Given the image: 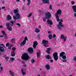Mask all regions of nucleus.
<instances>
[{"label":"nucleus","instance_id":"nucleus-5","mask_svg":"<svg viewBox=\"0 0 76 76\" xmlns=\"http://www.w3.org/2000/svg\"><path fill=\"white\" fill-rule=\"evenodd\" d=\"M42 44H43L44 47H48L49 45H47L48 44V41H46L45 39H44L42 41Z\"/></svg>","mask_w":76,"mask_h":76},{"label":"nucleus","instance_id":"nucleus-32","mask_svg":"<svg viewBox=\"0 0 76 76\" xmlns=\"http://www.w3.org/2000/svg\"><path fill=\"white\" fill-rule=\"evenodd\" d=\"M15 41V39L13 38L11 40V42H13Z\"/></svg>","mask_w":76,"mask_h":76},{"label":"nucleus","instance_id":"nucleus-43","mask_svg":"<svg viewBox=\"0 0 76 76\" xmlns=\"http://www.w3.org/2000/svg\"><path fill=\"white\" fill-rule=\"evenodd\" d=\"M43 21L44 22H45V20H46V18H43Z\"/></svg>","mask_w":76,"mask_h":76},{"label":"nucleus","instance_id":"nucleus-1","mask_svg":"<svg viewBox=\"0 0 76 76\" xmlns=\"http://www.w3.org/2000/svg\"><path fill=\"white\" fill-rule=\"evenodd\" d=\"M14 23H15V22L11 20L10 21V23H6V25L7 26V28L10 31H11L12 30V28L11 26H13Z\"/></svg>","mask_w":76,"mask_h":76},{"label":"nucleus","instance_id":"nucleus-31","mask_svg":"<svg viewBox=\"0 0 76 76\" xmlns=\"http://www.w3.org/2000/svg\"><path fill=\"white\" fill-rule=\"evenodd\" d=\"M64 35L62 34L61 36V39H64Z\"/></svg>","mask_w":76,"mask_h":76},{"label":"nucleus","instance_id":"nucleus-41","mask_svg":"<svg viewBox=\"0 0 76 76\" xmlns=\"http://www.w3.org/2000/svg\"><path fill=\"white\" fill-rule=\"evenodd\" d=\"M16 25H18V26H20V24H19V23H17L16 24Z\"/></svg>","mask_w":76,"mask_h":76},{"label":"nucleus","instance_id":"nucleus-19","mask_svg":"<svg viewBox=\"0 0 76 76\" xmlns=\"http://www.w3.org/2000/svg\"><path fill=\"white\" fill-rule=\"evenodd\" d=\"M72 9L73 10V11L75 13H76V6L74 5L72 7Z\"/></svg>","mask_w":76,"mask_h":76},{"label":"nucleus","instance_id":"nucleus-25","mask_svg":"<svg viewBox=\"0 0 76 76\" xmlns=\"http://www.w3.org/2000/svg\"><path fill=\"white\" fill-rule=\"evenodd\" d=\"M21 72L22 73L23 75H26V73L23 72V69L22 68L21 69Z\"/></svg>","mask_w":76,"mask_h":76},{"label":"nucleus","instance_id":"nucleus-8","mask_svg":"<svg viewBox=\"0 0 76 76\" xmlns=\"http://www.w3.org/2000/svg\"><path fill=\"white\" fill-rule=\"evenodd\" d=\"M26 40L28 41V38L27 37H25V39L20 43V45L21 46H23V45H25V43H26Z\"/></svg>","mask_w":76,"mask_h":76},{"label":"nucleus","instance_id":"nucleus-30","mask_svg":"<svg viewBox=\"0 0 76 76\" xmlns=\"http://www.w3.org/2000/svg\"><path fill=\"white\" fill-rule=\"evenodd\" d=\"M1 33H2V34H3V35H6V33H5V31H1Z\"/></svg>","mask_w":76,"mask_h":76},{"label":"nucleus","instance_id":"nucleus-44","mask_svg":"<svg viewBox=\"0 0 76 76\" xmlns=\"http://www.w3.org/2000/svg\"><path fill=\"white\" fill-rule=\"evenodd\" d=\"M64 39V41H66V39H67L66 37H65Z\"/></svg>","mask_w":76,"mask_h":76},{"label":"nucleus","instance_id":"nucleus-4","mask_svg":"<svg viewBox=\"0 0 76 76\" xmlns=\"http://www.w3.org/2000/svg\"><path fill=\"white\" fill-rule=\"evenodd\" d=\"M14 19L16 20L17 19H20V15L19 13H17L15 14V16H13Z\"/></svg>","mask_w":76,"mask_h":76},{"label":"nucleus","instance_id":"nucleus-61","mask_svg":"<svg viewBox=\"0 0 76 76\" xmlns=\"http://www.w3.org/2000/svg\"><path fill=\"white\" fill-rule=\"evenodd\" d=\"M26 31H25L23 30V33H25Z\"/></svg>","mask_w":76,"mask_h":76},{"label":"nucleus","instance_id":"nucleus-62","mask_svg":"<svg viewBox=\"0 0 76 76\" xmlns=\"http://www.w3.org/2000/svg\"><path fill=\"white\" fill-rule=\"evenodd\" d=\"M23 66H24V67H26V65H24Z\"/></svg>","mask_w":76,"mask_h":76},{"label":"nucleus","instance_id":"nucleus-3","mask_svg":"<svg viewBox=\"0 0 76 76\" xmlns=\"http://www.w3.org/2000/svg\"><path fill=\"white\" fill-rule=\"evenodd\" d=\"M21 58L23 60H26V61H27L28 60L30 59V58H29V56L26 53H24V54H23Z\"/></svg>","mask_w":76,"mask_h":76},{"label":"nucleus","instance_id":"nucleus-13","mask_svg":"<svg viewBox=\"0 0 76 76\" xmlns=\"http://www.w3.org/2000/svg\"><path fill=\"white\" fill-rule=\"evenodd\" d=\"M47 22L48 24L50 25H52L53 24V21H51V20L48 19L47 20Z\"/></svg>","mask_w":76,"mask_h":76},{"label":"nucleus","instance_id":"nucleus-12","mask_svg":"<svg viewBox=\"0 0 76 76\" xmlns=\"http://www.w3.org/2000/svg\"><path fill=\"white\" fill-rule=\"evenodd\" d=\"M61 10H58L57 12V13H56L55 14V16H58V15L59 14L60 15V14H61Z\"/></svg>","mask_w":76,"mask_h":76},{"label":"nucleus","instance_id":"nucleus-50","mask_svg":"<svg viewBox=\"0 0 76 76\" xmlns=\"http://www.w3.org/2000/svg\"><path fill=\"white\" fill-rule=\"evenodd\" d=\"M74 16L75 18H76V13H75L74 14Z\"/></svg>","mask_w":76,"mask_h":76},{"label":"nucleus","instance_id":"nucleus-59","mask_svg":"<svg viewBox=\"0 0 76 76\" xmlns=\"http://www.w3.org/2000/svg\"><path fill=\"white\" fill-rule=\"evenodd\" d=\"M39 13H41V10H39Z\"/></svg>","mask_w":76,"mask_h":76},{"label":"nucleus","instance_id":"nucleus-46","mask_svg":"<svg viewBox=\"0 0 76 76\" xmlns=\"http://www.w3.org/2000/svg\"><path fill=\"white\" fill-rule=\"evenodd\" d=\"M12 50H16V48H15V47H13L12 48Z\"/></svg>","mask_w":76,"mask_h":76},{"label":"nucleus","instance_id":"nucleus-22","mask_svg":"<svg viewBox=\"0 0 76 76\" xmlns=\"http://www.w3.org/2000/svg\"><path fill=\"white\" fill-rule=\"evenodd\" d=\"M6 55H4V57H5V60H6V61H7L9 59V57L8 56L6 57Z\"/></svg>","mask_w":76,"mask_h":76},{"label":"nucleus","instance_id":"nucleus-51","mask_svg":"<svg viewBox=\"0 0 76 76\" xmlns=\"http://www.w3.org/2000/svg\"><path fill=\"white\" fill-rule=\"evenodd\" d=\"M39 28L40 29H41V25L39 26Z\"/></svg>","mask_w":76,"mask_h":76},{"label":"nucleus","instance_id":"nucleus-60","mask_svg":"<svg viewBox=\"0 0 76 76\" xmlns=\"http://www.w3.org/2000/svg\"><path fill=\"white\" fill-rule=\"evenodd\" d=\"M50 61H51V62H53V60H50Z\"/></svg>","mask_w":76,"mask_h":76},{"label":"nucleus","instance_id":"nucleus-21","mask_svg":"<svg viewBox=\"0 0 76 76\" xmlns=\"http://www.w3.org/2000/svg\"><path fill=\"white\" fill-rule=\"evenodd\" d=\"M11 56H12V57H15V53L14 51L11 52Z\"/></svg>","mask_w":76,"mask_h":76},{"label":"nucleus","instance_id":"nucleus-10","mask_svg":"<svg viewBox=\"0 0 76 76\" xmlns=\"http://www.w3.org/2000/svg\"><path fill=\"white\" fill-rule=\"evenodd\" d=\"M27 51L29 53H31V54L33 52H34L33 48H29L27 50Z\"/></svg>","mask_w":76,"mask_h":76},{"label":"nucleus","instance_id":"nucleus-52","mask_svg":"<svg viewBox=\"0 0 76 76\" xmlns=\"http://www.w3.org/2000/svg\"><path fill=\"white\" fill-rule=\"evenodd\" d=\"M3 26L2 25L0 26V28H3Z\"/></svg>","mask_w":76,"mask_h":76},{"label":"nucleus","instance_id":"nucleus-11","mask_svg":"<svg viewBox=\"0 0 76 76\" xmlns=\"http://www.w3.org/2000/svg\"><path fill=\"white\" fill-rule=\"evenodd\" d=\"M37 45H38V42L37 41H35L33 42V47L34 49L36 48Z\"/></svg>","mask_w":76,"mask_h":76},{"label":"nucleus","instance_id":"nucleus-49","mask_svg":"<svg viewBox=\"0 0 76 76\" xmlns=\"http://www.w3.org/2000/svg\"><path fill=\"white\" fill-rule=\"evenodd\" d=\"M63 62H66V60L65 59H64L62 60Z\"/></svg>","mask_w":76,"mask_h":76},{"label":"nucleus","instance_id":"nucleus-34","mask_svg":"<svg viewBox=\"0 0 76 76\" xmlns=\"http://www.w3.org/2000/svg\"><path fill=\"white\" fill-rule=\"evenodd\" d=\"M14 60H15V58H13L11 57L10 58V60L11 61H13Z\"/></svg>","mask_w":76,"mask_h":76},{"label":"nucleus","instance_id":"nucleus-54","mask_svg":"<svg viewBox=\"0 0 76 76\" xmlns=\"http://www.w3.org/2000/svg\"><path fill=\"white\" fill-rule=\"evenodd\" d=\"M0 37H1V38H3V37H4V36L0 35Z\"/></svg>","mask_w":76,"mask_h":76},{"label":"nucleus","instance_id":"nucleus-7","mask_svg":"<svg viewBox=\"0 0 76 76\" xmlns=\"http://www.w3.org/2000/svg\"><path fill=\"white\" fill-rule=\"evenodd\" d=\"M55 61H57L58 57V53L57 52L54 53L53 55Z\"/></svg>","mask_w":76,"mask_h":76},{"label":"nucleus","instance_id":"nucleus-28","mask_svg":"<svg viewBox=\"0 0 76 76\" xmlns=\"http://www.w3.org/2000/svg\"><path fill=\"white\" fill-rule=\"evenodd\" d=\"M52 38H53V35L50 34L49 35V38L50 39H52Z\"/></svg>","mask_w":76,"mask_h":76},{"label":"nucleus","instance_id":"nucleus-39","mask_svg":"<svg viewBox=\"0 0 76 76\" xmlns=\"http://www.w3.org/2000/svg\"><path fill=\"white\" fill-rule=\"evenodd\" d=\"M6 47H8L9 45V43H7L6 44Z\"/></svg>","mask_w":76,"mask_h":76},{"label":"nucleus","instance_id":"nucleus-58","mask_svg":"<svg viewBox=\"0 0 76 76\" xmlns=\"http://www.w3.org/2000/svg\"><path fill=\"white\" fill-rule=\"evenodd\" d=\"M60 21L61 22H63V20L62 19H61Z\"/></svg>","mask_w":76,"mask_h":76},{"label":"nucleus","instance_id":"nucleus-42","mask_svg":"<svg viewBox=\"0 0 76 76\" xmlns=\"http://www.w3.org/2000/svg\"><path fill=\"white\" fill-rule=\"evenodd\" d=\"M6 35H5V39H7V34H6Z\"/></svg>","mask_w":76,"mask_h":76},{"label":"nucleus","instance_id":"nucleus-16","mask_svg":"<svg viewBox=\"0 0 76 76\" xmlns=\"http://www.w3.org/2000/svg\"><path fill=\"white\" fill-rule=\"evenodd\" d=\"M44 3L48 4L49 3V0H42Z\"/></svg>","mask_w":76,"mask_h":76},{"label":"nucleus","instance_id":"nucleus-47","mask_svg":"<svg viewBox=\"0 0 76 76\" xmlns=\"http://www.w3.org/2000/svg\"><path fill=\"white\" fill-rule=\"evenodd\" d=\"M3 67L1 66V71H2V70H3Z\"/></svg>","mask_w":76,"mask_h":76},{"label":"nucleus","instance_id":"nucleus-36","mask_svg":"<svg viewBox=\"0 0 76 76\" xmlns=\"http://www.w3.org/2000/svg\"><path fill=\"white\" fill-rule=\"evenodd\" d=\"M32 16V12H31L28 16V17H31Z\"/></svg>","mask_w":76,"mask_h":76},{"label":"nucleus","instance_id":"nucleus-63","mask_svg":"<svg viewBox=\"0 0 76 76\" xmlns=\"http://www.w3.org/2000/svg\"><path fill=\"white\" fill-rule=\"evenodd\" d=\"M9 72H10V73H11V72H12V71H11V70H10Z\"/></svg>","mask_w":76,"mask_h":76},{"label":"nucleus","instance_id":"nucleus-2","mask_svg":"<svg viewBox=\"0 0 76 76\" xmlns=\"http://www.w3.org/2000/svg\"><path fill=\"white\" fill-rule=\"evenodd\" d=\"M6 50V48L4 47V45L2 43L0 42V51L1 52H4Z\"/></svg>","mask_w":76,"mask_h":76},{"label":"nucleus","instance_id":"nucleus-14","mask_svg":"<svg viewBox=\"0 0 76 76\" xmlns=\"http://www.w3.org/2000/svg\"><path fill=\"white\" fill-rule=\"evenodd\" d=\"M45 67H46V69L48 70H50V64H46L45 66Z\"/></svg>","mask_w":76,"mask_h":76},{"label":"nucleus","instance_id":"nucleus-9","mask_svg":"<svg viewBox=\"0 0 76 76\" xmlns=\"http://www.w3.org/2000/svg\"><path fill=\"white\" fill-rule=\"evenodd\" d=\"M51 17V14L49 12H47L45 14V17L46 19H49Z\"/></svg>","mask_w":76,"mask_h":76},{"label":"nucleus","instance_id":"nucleus-27","mask_svg":"<svg viewBox=\"0 0 76 76\" xmlns=\"http://www.w3.org/2000/svg\"><path fill=\"white\" fill-rule=\"evenodd\" d=\"M56 16V19H57L56 20H57V21H60V19H59V18H58L59 17H58V15L57 16Z\"/></svg>","mask_w":76,"mask_h":76},{"label":"nucleus","instance_id":"nucleus-45","mask_svg":"<svg viewBox=\"0 0 76 76\" xmlns=\"http://www.w3.org/2000/svg\"><path fill=\"white\" fill-rule=\"evenodd\" d=\"M56 34H53V38H56Z\"/></svg>","mask_w":76,"mask_h":76},{"label":"nucleus","instance_id":"nucleus-15","mask_svg":"<svg viewBox=\"0 0 76 76\" xmlns=\"http://www.w3.org/2000/svg\"><path fill=\"white\" fill-rule=\"evenodd\" d=\"M12 19V17L10 16V15H8L7 17V20H11Z\"/></svg>","mask_w":76,"mask_h":76},{"label":"nucleus","instance_id":"nucleus-33","mask_svg":"<svg viewBox=\"0 0 76 76\" xmlns=\"http://www.w3.org/2000/svg\"><path fill=\"white\" fill-rule=\"evenodd\" d=\"M62 57L63 59H66V56H63Z\"/></svg>","mask_w":76,"mask_h":76},{"label":"nucleus","instance_id":"nucleus-35","mask_svg":"<svg viewBox=\"0 0 76 76\" xmlns=\"http://www.w3.org/2000/svg\"><path fill=\"white\" fill-rule=\"evenodd\" d=\"M40 35L39 34H38L37 35V38L38 39H40Z\"/></svg>","mask_w":76,"mask_h":76},{"label":"nucleus","instance_id":"nucleus-23","mask_svg":"<svg viewBox=\"0 0 76 76\" xmlns=\"http://www.w3.org/2000/svg\"><path fill=\"white\" fill-rule=\"evenodd\" d=\"M65 53L64 52H62L60 54V57H62L64 56V55Z\"/></svg>","mask_w":76,"mask_h":76},{"label":"nucleus","instance_id":"nucleus-18","mask_svg":"<svg viewBox=\"0 0 76 76\" xmlns=\"http://www.w3.org/2000/svg\"><path fill=\"white\" fill-rule=\"evenodd\" d=\"M45 57L47 59L50 60L51 58V56H50V55H47L45 56Z\"/></svg>","mask_w":76,"mask_h":76},{"label":"nucleus","instance_id":"nucleus-38","mask_svg":"<svg viewBox=\"0 0 76 76\" xmlns=\"http://www.w3.org/2000/svg\"><path fill=\"white\" fill-rule=\"evenodd\" d=\"M31 62L32 63H34V62H35V60L34 59H32L31 60Z\"/></svg>","mask_w":76,"mask_h":76},{"label":"nucleus","instance_id":"nucleus-53","mask_svg":"<svg viewBox=\"0 0 76 76\" xmlns=\"http://www.w3.org/2000/svg\"><path fill=\"white\" fill-rule=\"evenodd\" d=\"M25 8L24 7H22V10H25Z\"/></svg>","mask_w":76,"mask_h":76},{"label":"nucleus","instance_id":"nucleus-40","mask_svg":"<svg viewBox=\"0 0 76 76\" xmlns=\"http://www.w3.org/2000/svg\"><path fill=\"white\" fill-rule=\"evenodd\" d=\"M10 74L11 75H12V76H13L14 75V72H12L10 73Z\"/></svg>","mask_w":76,"mask_h":76},{"label":"nucleus","instance_id":"nucleus-55","mask_svg":"<svg viewBox=\"0 0 76 76\" xmlns=\"http://www.w3.org/2000/svg\"><path fill=\"white\" fill-rule=\"evenodd\" d=\"M51 31H49L48 32V34H50V33H51Z\"/></svg>","mask_w":76,"mask_h":76},{"label":"nucleus","instance_id":"nucleus-56","mask_svg":"<svg viewBox=\"0 0 76 76\" xmlns=\"http://www.w3.org/2000/svg\"><path fill=\"white\" fill-rule=\"evenodd\" d=\"M2 9H5V7H2Z\"/></svg>","mask_w":76,"mask_h":76},{"label":"nucleus","instance_id":"nucleus-6","mask_svg":"<svg viewBox=\"0 0 76 76\" xmlns=\"http://www.w3.org/2000/svg\"><path fill=\"white\" fill-rule=\"evenodd\" d=\"M57 28L58 29L61 30V27H64V26L63 25H62V23L61 22H59L58 25H57Z\"/></svg>","mask_w":76,"mask_h":76},{"label":"nucleus","instance_id":"nucleus-29","mask_svg":"<svg viewBox=\"0 0 76 76\" xmlns=\"http://www.w3.org/2000/svg\"><path fill=\"white\" fill-rule=\"evenodd\" d=\"M28 1V3L27 4V6H29V4L31 3V1L30 0H27Z\"/></svg>","mask_w":76,"mask_h":76},{"label":"nucleus","instance_id":"nucleus-17","mask_svg":"<svg viewBox=\"0 0 76 76\" xmlns=\"http://www.w3.org/2000/svg\"><path fill=\"white\" fill-rule=\"evenodd\" d=\"M51 50V48H47V50L46 51V52L48 53V54H50V50Z\"/></svg>","mask_w":76,"mask_h":76},{"label":"nucleus","instance_id":"nucleus-64","mask_svg":"<svg viewBox=\"0 0 76 76\" xmlns=\"http://www.w3.org/2000/svg\"><path fill=\"white\" fill-rule=\"evenodd\" d=\"M2 3H3V4H4V1H3L2 2Z\"/></svg>","mask_w":76,"mask_h":76},{"label":"nucleus","instance_id":"nucleus-20","mask_svg":"<svg viewBox=\"0 0 76 76\" xmlns=\"http://www.w3.org/2000/svg\"><path fill=\"white\" fill-rule=\"evenodd\" d=\"M19 12V10L18 9V8L16 9L15 10H14V13H15L16 14V13H18Z\"/></svg>","mask_w":76,"mask_h":76},{"label":"nucleus","instance_id":"nucleus-37","mask_svg":"<svg viewBox=\"0 0 76 76\" xmlns=\"http://www.w3.org/2000/svg\"><path fill=\"white\" fill-rule=\"evenodd\" d=\"M49 8L50 10H51L52 9V5H51V4L50 5V6H49Z\"/></svg>","mask_w":76,"mask_h":76},{"label":"nucleus","instance_id":"nucleus-26","mask_svg":"<svg viewBox=\"0 0 76 76\" xmlns=\"http://www.w3.org/2000/svg\"><path fill=\"white\" fill-rule=\"evenodd\" d=\"M41 53V51L40 50L39 51V52H37V56L38 57L40 55V53Z\"/></svg>","mask_w":76,"mask_h":76},{"label":"nucleus","instance_id":"nucleus-48","mask_svg":"<svg viewBox=\"0 0 76 76\" xmlns=\"http://www.w3.org/2000/svg\"><path fill=\"white\" fill-rule=\"evenodd\" d=\"M71 3L72 4H75V2L73 1H72L71 2Z\"/></svg>","mask_w":76,"mask_h":76},{"label":"nucleus","instance_id":"nucleus-57","mask_svg":"<svg viewBox=\"0 0 76 76\" xmlns=\"http://www.w3.org/2000/svg\"><path fill=\"white\" fill-rule=\"evenodd\" d=\"M16 1L17 2H19V1H20V0H16Z\"/></svg>","mask_w":76,"mask_h":76},{"label":"nucleus","instance_id":"nucleus-24","mask_svg":"<svg viewBox=\"0 0 76 76\" xmlns=\"http://www.w3.org/2000/svg\"><path fill=\"white\" fill-rule=\"evenodd\" d=\"M35 32H37V33L39 32H40V30H39V29H38V28H36V29H35Z\"/></svg>","mask_w":76,"mask_h":76}]
</instances>
